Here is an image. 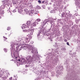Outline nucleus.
I'll return each mask as SVG.
<instances>
[{"label": "nucleus", "mask_w": 80, "mask_h": 80, "mask_svg": "<svg viewBox=\"0 0 80 80\" xmlns=\"http://www.w3.org/2000/svg\"><path fill=\"white\" fill-rule=\"evenodd\" d=\"M38 3H40H40H41V1L38 0Z\"/></svg>", "instance_id": "obj_13"}, {"label": "nucleus", "mask_w": 80, "mask_h": 80, "mask_svg": "<svg viewBox=\"0 0 80 80\" xmlns=\"http://www.w3.org/2000/svg\"><path fill=\"white\" fill-rule=\"evenodd\" d=\"M16 45L17 46V47H19V46L18 45Z\"/></svg>", "instance_id": "obj_17"}, {"label": "nucleus", "mask_w": 80, "mask_h": 80, "mask_svg": "<svg viewBox=\"0 0 80 80\" xmlns=\"http://www.w3.org/2000/svg\"><path fill=\"white\" fill-rule=\"evenodd\" d=\"M67 44L68 45H70L69 44V42H67Z\"/></svg>", "instance_id": "obj_15"}, {"label": "nucleus", "mask_w": 80, "mask_h": 80, "mask_svg": "<svg viewBox=\"0 0 80 80\" xmlns=\"http://www.w3.org/2000/svg\"><path fill=\"white\" fill-rule=\"evenodd\" d=\"M6 50V49H4V50L5 52Z\"/></svg>", "instance_id": "obj_18"}, {"label": "nucleus", "mask_w": 80, "mask_h": 80, "mask_svg": "<svg viewBox=\"0 0 80 80\" xmlns=\"http://www.w3.org/2000/svg\"><path fill=\"white\" fill-rule=\"evenodd\" d=\"M37 26V24L35 22H34L33 23H32L31 25V28H33V27H36Z\"/></svg>", "instance_id": "obj_3"}, {"label": "nucleus", "mask_w": 80, "mask_h": 80, "mask_svg": "<svg viewBox=\"0 0 80 80\" xmlns=\"http://www.w3.org/2000/svg\"><path fill=\"white\" fill-rule=\"evenodd\" d=\"M42 3H44V1H43L42 2Z\"/></svg>", "instance_id": "obj_20"}, {"label": "nucleus", "mask_w": 80, "mask_h": 80, "mask_svg": "<svg viewBox=\"0 0 80 80\" xmlns=\"http://www.w3.org/2000/svg\"><path fill=\"white\" fill-rule=\"evenodd\" d=\"M14 11H13V12H14Z\"/></svg>", "instance_id": "obj_21"}, {"label": "nucleus", "mask_w": 80, "mask_h": 80, "mask_svg": "<svg viewBox=\"0 0 80 80\" xmlns=\"http://www.w3.org/2000/svg\"><path fill=\"white\" fill-rule=\"evenodd\" d=\"M3 37L5 38L4 39V40H5V41H7V37Z\"/></svg>", "instance_id": "obj_9"}, {"label": "nucleus", "mask_w": 80, "mask_h": 80, "mask_svg": "<svg viewBox=\"0 0 80 80\" xmlns=\"http://www.w3.org/2000/svg\"><path fill=\"white\" fill-rule=\"evenodd\" d=\"M26 43H28L30 42V40L28 38H26Z\"/></svg>", "instance_id": "obj_6"}, {"label": "nucleus", "mask_w": 80, "mask_h": 80, "mask_svg": "<svg viewBox=\"0 0 80 80\" xmlns=\"http://www.w3.org/2000/svg\"><path fill=\"white\" fill-rule=\"evenodd\" d=\"M64 42H67V39H64Z\"/></svg>", "instance_id": "obj_14"}, {"label": "nucleus", "mask_w": 80, "mask_h": 80, "mask_svg": "<svg viewBox=\"0 0 80 80\" xmlns=\"http://www.w3.org/2000/svg\"><path fill=\"white\" fill-rule=\"evenodd\" d=\"M47 22H50V23L52 24L53 22V21L50 20H49L48 21H47L46 23H47Z\"/></svg>", "instance_id": "obj_5"}, {"label": "nucleus", "mask_w": 80, "mask_h": 80, "mask_svg": "<svg viewBox=\"0 0 80 80\" xmlns=\"http://www.w3.org/2000/svg\"><path fill=\"white\" fill-rule=\"evenodd\" d=\"M30 46H31V45H30Z\"/></svg>", "instance_id": "obj_22"}, {"label": "nucleus", "mask_w": 80, "mask_h": 80, "mask_svg": "<svg viewBox=\"0 0 80 80\" xmlns=\"http://www.w3.org/2000/svg\"><path fill=\"white\" fill-rule=\"evenodd\" d=\"M34 13V11L33 10H32L30 13L31 14H33Z\"/></svg>", "instance_id": "obj_7"}, {"label": "nucleus", "mask_w": 80, "mask_h": 80, "mask_svg": "<svg viewBox=\"0 0 80 80\" xmlns=\"http://www.w3.org/2000/svg\"><path fill=\"white\" fill-rule=\"evenodd\" d=\"M26 58L27 60H32V57L30 56H28Z\"/></svg>", "instance_id": "obj_4"}, {"label": "nucleus", "mask_w": 80, "mask_h": 80, "mask_svg": "<svg viewBox=\"0 0 80 80\" xmlns=\"http://www.w3.org/2000/svg\"><path fill=\"white\" fill-rule=\"evenodd\" d=\"M41 21V20H40V19H37V22H40Z\"/></svg>", "instance_id": "obj_8"}, {"label": "nucleus", "mask_w": 80, "mask_h": 80, "mask_svg": "<svg viewBox=\"0 0 80 80\" xmlns=\"http://www.w3.org/2000/svg\"><path fill=\"white\" fill-rule=\"evenodd\" d=\"M27 25L25 24L23 25L24 28H31V22L30 21H28L26 23Z\"/></svg>", "instance_id": "obj_1"}, {"label": "nucleus", "mask_w": 80, "mask_h": 80, "mask_svg": "<svg viewBox=\"0 0 80 80\" xmlns=\"http://www.w3.org/2000/svg\"><path fill=\"white\" fill-rule=\"evenodd\" d=\"M29 40H30V39H32V36H29Z\"/></svg>", "instance_id": "obj_10"}, {"label": "nucleus", "mask_w": 80, "mask_h": 80, "mask_svg": "<svg viewBox=\"0 0 80 80\" xmlns=\"http://www.w3.org/2000/svg\"><path fill=\"white\" fill-rule=\"evenodd\" d=\"M45 72H46L45 71H44L43 72V73H45Z\"/></svg>", "instance_id": "obj_19"}, {"label": "nucleus", "mask_w": 80, "mask_h": 80, "mask_svg": "<svg viewBox=\"0 0 80 80\" xmlns=\"http://www.w3.org/2000/svg\"><path fill=\"white\" fill-rule=\"evenodd\" d=\"M7 30H10V27H8V28L7 29Z\"/></svg>", "instance_id": "obj_11"}, {"label": "nucleus", "mask_w": 80, "mask_h": 80, "mask_svg": "<svg viewBox=\"0 0 80 80\" xmlns=\"http://www.w3.org/2000/svg\"><path fill=\"white\" fill-rule=\"evenodd\" d=\"M24 47H25V46L23 45L21 46V48H23Z\"/></svg>", "instance_id": "obj_12"}, {"label": "nucleus", "mask_w": 80, "mask_h": 80, "mask_svg": "<svg viewBox=\"0 0 80 80\" xmlns=\"http://www.w3.org/2000/svg\"><path fill=\"white\" fill-rule=\"evenodd\" d=\"M14 58H15L16 59H17V57L15 56H14Z\"/></svg>", "instance_id": "obj_16"}, {"label": "nucleus", "mask_w": 80, "mask_h": 80, "mask_svg": "<svg viewBox=\"0 0 80 80\" xmlns=\"http://www.w3.org/2000/svg\"><path fill=\"white\" fill-rule=\"evenodd\" d=\"M34 30L35 29H32L30 31H29L28 29L26 30H23V32H28V34L29 35H33V32H34Z\"/></svg>", "instance_id": "obj_2"}]
</instances>
